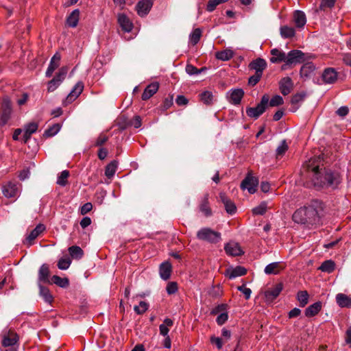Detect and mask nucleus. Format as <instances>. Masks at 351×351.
Masks as SVG:
<instances>
[{
	"mask_svg": "<svg viewBox=\"0 0 351 351\" xmlns=\"http://www.w3.org/2000/svg\"><path fill=\"white\" fill-rule=\"evenodd\" d=\"M311 171L315 186L335 189L341 182V176L337 171L326 168L319 169V166L312 167Z\"/></svg>",
	"mask_w": 351,
	"mask_h": 351,
	"instance_id": "nucleus-1",
	"label": "nucleus"
},
{
	"mask_svg": "<svg viewBox=\"0 0 351 351\" xmlns=\"http://www.w3.org/2000/svg\"><path fill=\"white\" fill-rule=\"evenodd\" d=\"M293 220L298 223L313 225L319 223V216L313 206H304L295 211Z\"/></svg>",
	"mask_w": 351,
	"mask_h": 351,
	"instance_id": "nucleus-2",
	"label": "nucleus"
},
{
	"mask_svg": "<svg viewBox=\"0 0 351 351\" xmlns=\"http://www.w3.org/2000/svg\"><path fill=\"white\" fill-rule=\"evenodd\" d=\"M197 238L210 243H217L221 240V233L210 228H202L197 232Z\"/></svg>",
	"mask_w": 351,
	"mask_h": 351,
	"instance_id": "nucleus-3",
	"label": "nucleus"
},
{
	"mask_svg": "<svg viewBox=\"0 0 351 351\" xmlns=\"http://www.w3.org/2000/svg\"><path fill=\"white\" fill-rule=\"evenodd\" d=\"M269 102V97L263 95L261 102L256 107H248L246 108L247 115L254 119H257L266 110Z\"/></svg>",
	"mask_w": 351,
	"mask_h": 351,
	"instance_id": "nucleus-4",
	"label": "nucleus"
},
{
	"mask_svg": "<svg viewBox=\"0 0 351 351\" xmlns=\"http://www.w3.org/2000/svg\"><path fill=\"white\" fill-rule=\"evenodd\" d=\"M12 112V104L8 97H4L0 110V120L2 125H5L11 117Z\"/></svg>",
	"mask_w": 351,
	"mask_h": 351,
	"instance_id": "nucleus-5",
	"label": "nucleus"
},
{
	"mask_svg": "<svg viewBox=\"0 0 351 351\" xmlns=\"http://www.w3.org/2000/svg\"><path fill=\"white\" fill-rule=\"evenodd\" d=\"M68 69L66 66H62L54 77L48 82L47 90L48 92H53L63 82L67 73Z\"/></svg>",
	"mask_w": 351,
	"mask_h": 351,
	"instance_id": "nucleus-6",
	"label": "nucleus"
},
{
	"mask_svg": "<svg viewBox=\"0 0 351 351\" xmlns=\"http://www.w3.org/2000/svg\"><path fill=\"white\" fill-rule=\"evenodd\" d=\"M285 65L297 64L305 60L304 53L300 50H291L286 54Z\"/></svg>",
	"mask_w": 351,
	"mask_h": 351,
	"instance_id": "nucleus-7",
	"label": "nucleus"
},
{
	"mask_svg": "<svg viewBox=\"0 0 351 351\" xmlns=\"http://www.w3.org/2000/svg\"><path fill=\"white\" fill-rule=\"evenodd\" d=\"M258 184V179L251 174H248L242 181L241 187L243 190L247 189L250 193L253 194L256 191Z\"/></svg>",
	"mask_w": 351,
	"mask_h": 351,
	"instance_id": "nucleus-8",
	"label": "nucleus"
},
{
	"mask_svg": "<svg viewBox=\"0 0 351 351\" xmlns=\"http://www.w3.org/2000/svg\"><path fill=\"white\" fill-rule=\"evenodd\" d=\"M2 192L8 198L15 197L19 193V184L17 182H9L3 186Z\"/></svg>",
	"mask_w": 351,
	"mask_h": 351,
	"instance_id": "nucleus-9",
	"label": "nucleus"
},
{
	"mask_svg": "<svg viewBox=\"0 0 351 351\" xmlns=\"http://www.w3.org/2000/svg\"><path fill=\"white\" fill-rule=\"evenodd\" d=\"M19 341L18 335L13 330H9L4 332L2 335L1 343L4 347L15 345Z\"/></svg>",
	"mask_w": 351,
	"mask_h": 351,
	"instance_id": "nucleus-10",
	"label": "nucleus"
},
{
	"mask_svg": "<svg viewBox=\"0 0 351 351\" xmlns=\"http://www.w3.org/2000/svg\"><path fill=\"white\" fill-rule=\"evenodd\" d=\"M84 90V84L82 82H78L74 87L72 88L71 91L67 95L65 101H64V105H67L71 104L73 101H75L80 95L82 93Z\"/></svg>",
	"mask_w": 351,
	"mask_h": 351,
	"instance_id": "nucleus-11",
	"label": "nucleus"
},
{
	"mask_svg": "<svg viewBox=\"0 0 351 351\" xmlns=\"http://www.w3.org/2000/svg\"><path fill=\"white\" fill-rule=\"evenodd\" d=\"M338 73L334 68H326L324 70L322 79L325 84H331L336 82Z\"/></svg>",
	"mask_w": 351,
	"mask_h": 351,
	"instance_id": "nucleus-12",
	"label": "nucleus"
},
{
	"mask_svg": "<svg viewBox=\"0 0 351 351\" xmlns=\"http://www.w3.org/2000/svg\"><path fill=\"white\" fill-rule=\"evenodd\" d=\"M45 230V226L43 223L38 224L25 238V243L30 246L34 243V241Z\"/></svg>",
	"mask_w": 351,
	"mask_h": 351,
	"instance_id": "nucleus-13",
	"label": "nucleus"
},
{
	"mask_svg": "<svg viewBox=\"0 0 351 351\" xmlns=\"http://www.w3.org/2000/svg\"><path fill=\"white\" fill-rule=\"evenodd\" d=\"M286 265L282 262H274L268 264L264 269V272L267 275H277L285 269Z\"/></svg>",
	"mask_w": 351,
	"mask_h": 351,
	"instance_id": "nucleus-14",
	"label": "nucleus"
},
{
	"mask_svg": "<svg viewBox=\"0 0 351 351\" xmlns=\"http://www.w3.org/2000/svg\"><path fill=\"white\" fill-rule=\"evenodd\" d=\"M293 88V83L291 77H285L279 82V88L283 95H289Z\"/></svg>",
	"mask_w": 351,
	"mask_h": 351,
	"instance_id": "nucleus-15",
	"label": "nucleus"
},
{
	"mask_svg": "<svg viewBox=\"0 0 351 351\" xmlns=\"http://www.w3.org/2000/svg\"><path fill=\"white\" fill-rule=\"evenodd\" d=\"M283 289L282 284L278 283L274 287L265 291V298L267 302L274 301Z\"/></svg>",
	"mask_w": 351,
	"mask_h": 351,
	"instance_id": "nucleus-16",
	"label": "nucleus"
},
{
	"mask_svg": "<svg viewBox=\"0 0 351 351\" xmlns=\"http://www.w3.org/2000/svg\"><path fill=\"white\" fill-rule=\"evenodd\" d=\"M152 5L153 3L152 0H140L136 6L138 14L141 16L147 15L152 7Z\"/></svg>",
	"mask_w": 351,
	"mask_h": 351,
	"instance_id": "nucleus-17",
	"label": "nucleus"
},
{
	"mask_svg": "<svg viewBox=\"0 0 351 351\" xmlns=\"http://www.w3.org/2000/svg\"><path fill=\"white\" fill-rule=\"evenodd\" d=\"M60 60L61 55L58 52L56 53L50 60L45 73L46 77H50L53 75L54 71L60 66Z\"/></svg>",
	"mask_w": 351,
	"mask_h": 351,
	"instance_id": "nucleus-18",
	"label": "nucleus"
},
{
	"mask_svg": "<svg viewBox=\"0 0 351 351\" xmlns=\"http://www.w3.org/2000/svg\"><path fill=\"white\" fill-rule=\"evenodd\" d=\"M224 250L226 254L232 256H240L243 254V252L242 251L239 243L233 241L228 243L225 245Z\"/></svg>",
	"mask_w": 351,
	"mask_h": 351,
	"instance_id": "nucleus-19",
	"label": "nucleus"
},
{
	"mask_svg": "<svg viewBox=\"0 0 351 351\" xmlns=\"http://www.w3.org/2000/svg\"><path fill=\"white\" fill-rule=\"evenodd\" d=\"M49 268L47 264H43L38 270V284L40 282L51 284Z\"/></svg>",
	"mask_w": 351,
	"mask_h": 351,
	"instance_id": "nucleus-20",
	"label": "nucleus"
},
{
	"mask_svg": "<svg viewBox=\"0 0 351 351\" xmlns=\"http://www.w3.org/2000/svg\"><path fill=\"white\" fill-rule=\"evenodd\" d=\"M229 101L234 105H239L244 95V91L241 88L233 89L229 91Z\"/></svg>",
	"mask_w": 351,
	"mask_h": 351,
	"instance_id": "nucleus-21",
	"label": "nucleus"
},
{
	"mask_svg": "<svg viewBox=\"0 0 351 351\" xmlns=\"http://www.w3.org/2000/svg\"><path fill=\"white\" fill-rule=\"evenodd\" d=\"M249 67L250 69L254 70L255 73L263 75V71L267 67V62L263 58H257L252 61L250 64Z\"/></svg>",
	"mask_w": 351,
	"mask_h": 351,
	"instance_id": "nucleus-22",
	"label": "nucleus"
},
{
	"mask_svg": "<svg viewBox=\"0 0 351 351\" xmlns=\"http://www.w3.org/2000/svg\"><path fill=\"white\" fill-rule=\"evenodd\" d=\"M118 23L121 29L125 32H130L133 28V24L124 14H118Z\"/></svg>",
	"mask_w": 351,
	"mask_h": 351,
	"instance_id": "nucleus-23",
	"label": "nucleus"
},
{
	"mask_svg": "<svg viewBox=\"0 0 351 351\" xmlns=\"http://www.w3.org/2000/svg\"><path fill=\"white\" fill-rule=\"evenodd\" d=\"M219 198L224 204L225 209L228 214L232 215L235 213L237 208L234 202H232L224 193H219Z\"/></svg>",
	"mask_w": 351,
	"mask_h": 351,
	"instance_id": "nucleus-24",
	"label": "nucleus"
},
{
	"mask_svg": "<svg viewBox=\"0 0 351 351\" xmlns=\"http://www.w3.org/2000/svg\"><path fill=\"white\" fill-rule=\"evenodd\" d=\"M158 88H159V84L158 82H153V83L149 84L145 88V90L142 94V96H141L142 99L144 101L149 99L155 93H156Z\"/></svg>",
	"mask_w": 351,
	"mask_h": 351,
	"instance_id": "nucleus-25",
	"label": "nucleus"
},
{
	"mask_svg": "<svg viewBox=\"0 0 351 351\" xmlns=\"http://www.w3.org/2000/svg\"><path fill=\"white\" fill-rule=\"evenodd\" d=\"M270 53L271 57L269 60L271 63H285L286 53L284 51L275 48L271 50Z\"/></svg>",
	"mask_w": 351,
	"mask_h": 351,
	"instance_id": "nucleus-26",
	"label": "nucleus"
},
{
	"mask_svg": "<svg viewBox=\"0 0 351 351\" xmlns=\"http://www.w3.org/2000/svg\"><path fill=\"white\" fill-rule=\"evenodd\" d=\"M38 128V125L35 122H31L25 125V132L23 134V139L25 143H27L29 140L31 135L37 131Z\"/></svg>",
	"mask_w": 351,
	"mask_h": 351,
	"instance_id": "nucleus-27",
	"label": "nucleus"
},
{
	"mask_svg": "<svg viewBox=\"0 0 351 351\" xmlns=\"http://www.w3.org/2000/svg\"><path fill=\"white\" fill-rule=\"evenodd\" d=\"M293 20L297 27H303L306 23L305 13L301 10H296L293 13Z\"/></svg>",
	"mask_w": 351,
	"mask_h": 351,
	"instance_id": "nucleus-28",
	"label": "nucleus"
},
{
	"mask_svg": "<svg viewBox=\"0 0 351 351\" xmlns=\"http://www.w3.org/2000/svg\"><path fill=\"white\" fill-rule=\"evenodd\" d=\"M171 265L169 262L166 261L162 263L160 266V276L162 279L168 280L171 274Z\"/></svg>",
	"mask_w": 351,
	"mask_h": 351,
	"instance_id": "nucleus-29",
	"label": "nucleus"
},
{
	"mask_svg": "<svg viewBox=\"0 0 351 351\" xmlns=\"http://www.w3.org/2000/svg\"><path fill=\"white\" fill-rule=\"evenodd\" d=\"M199 210L205 217L212 215V210L209 206L208 194H205L199 204Z\"/></svg>",
	"mask_w": 351,
	"mask_h": 351,
	"instance_id": "nucleus-30",
	"label": "nucleus"
},
{
	"mask_svg": "<svg viewBox=\"0 0 351 351\" xmlns=\"http://www.w3.org/2000/svg\"><path fill=\"white\" fill-rule=\"evenodd\" d=\"M336 302L340 307L351 308V298L343 293L336 295Z\"/></svg>",
	"mask_w": 351,
	"mask_h": 351,
	"instance_id": "nucleus-31",
	"label": "nucleus"
},
{
	"mask_svg": "<svg viewBox=\"0 0 351 351\" xmlns=\"http://www.w3.org/2000/svg\"><path fill=\"white\" fill-rule=\"evenodd\" d=\"M247 270L245 267L241 266H237L232 269H228L226 272V275L230 279H232L239 276L245 275Z\"/></svg>",
	"mask_w": 351,
	"mask_h": 351,
	"instance_id": "nucleus-32",
	"label": "nucleus"
},
{
	"mask_svg": "<svg viewBox=\"0 0 351 351\" xmlns=\"http://www.w3.org/2000/svg\"><path fill=\"white\" fill-rule=\"evenodd\" d=\"M80 19V10L78 9L74 10L68 16L66 23L71 27H75Z\"/></svg>",
	"mask_w": 351,
	"mask_h": 351,
	"instance_id": "nucleus-33",
	"label": "nucleus"
},
{
	"mask_svg": "<svg viewBox=\"0 0 351 351\" xmlns=\"http://www.w3.org/2000/svg\"><path fill=\"white\" fill-rule=\"evenodd\" d=\"M321 308L322 303L320 302H317L306 308L305 315L308 317L315 316L320 311Z\"/></svg>",
	"mask_w": 351,
	"mask_h": 351,
	"instance_id": "nucleus-34",
	"label": "nucleus"
},
{
	"mask_svg": "<svg viewBox=\"0 0 351 351\" xmlns=\"http://www.w3.org/2000/svg\"><path fill=\"white\" fill-rule=\"evenodd\" d=\"M234 51L230 49H226L223 51H217L215 53V58L221 61H228L234 56Z\"/></svg>",
	"mask_w": 351,
	"mask_h": 351,
	"instance_id": "nucleus-35",
	"label": "nucleus"
},
{
	"mask_svg": "<svg viewBox=\"0 0 351 351\" xmlns=\"http://www.w3.org/2000/svg\"><path fill=\"white\" fill-rule=\"evenodd\" d=\"M39 293L43 300L47 303H51L53 301V296L51 294L48 288L43 287L42 285L38 284Z\"/></svg>",
	"mask_w": 351,
	"mask_h": 351,
	"instance_id": "nucleus-36",
	"label": "nucleus"
},
{
	"mask_svg": "<svg viewBox=\"0 0 351 351\" xmlns=\"http://www.w3.org/2000/svg\"><path fill=\"white\" fill-rule=\"evenodd\" d=\"M306 97L305 93H296L292 96L291 103L292 106H293L294 108L292 111H295L298 108V106L300 103L303 101Z\"/></svg>",
	"mask_w": 351,
	"mask_h": 351,
	"instance_id": "nucleus-37",
	"label": "nucleus"
},
{
	"mask_svg": "<svg viewBox=\"0 0 351 351\" xmlns=\"http://www.w3.org/2000/svg\"><path fill=\"white\" fill-rule=\"evenodd\" d=\"M335 263L332 260H327L324 261L319 267V269L323 272L331 273L335 270Z\"/></svg>",
	"mask_w": 351,
	"mask_h": 351,
	"instance_id": "nucleus-38",
	"label": "nucleus"
},
{
	"mask_svg": "<svg viewBox=\"0 0 351 351\" xmlns=\"http://www.w3.org/2000/svg\"><path fill=\"white\" fill-rule=\"evenodd\" d=\"M55 284L61 288H66L69 285V280L67 278H61L58 276H53L51 278V284Z\"/></svg>",
	"mask_w": 351,
	"mask_h": 351,
	"instance_id": "nucleus-39",
	"label": "nucleus"
},
{
	"mask_svg": "<svg viewBox=\"0 0 351 351\" xmlns=\"http://www.w3.org/2000/svg\"><path fill=\"white\" fill-rule=\"evenodd\" d=\"M280 35L284 38H291L295 36V31L293 27L284 25L280 29Z\"/></svg>",
	"mask_w": 351,
	"mask_h": 351,
	"instance_id": "nucleus-40",
	"label": "nucleus"
},
{
	"mask_svg": "<svg viewBox=\"0 0 351 351\" xmlns=\"http://www.w3.org/2000/svg\"><path fill=\"white\" fill-rule=\"evenodd\" d=\"M117 165L118 162L117 160H112L106 167L105 175L106 177L110 178L115 174Z\"/></svg>",
	"mask_w": 351,
	"mask_h": 351,
	"instance_id": "nucleus-41",
	"label": "nucleus"
},
{
	"mask_svg": "<svg viewBox=\"0 0 351 351\" xmlns=\"http://www.w3.org/2000/svg\"><path fill=\"white\" fill-rule=\"evenodd\" d=\"M309 295L306 291H300L297 293V300L302 307L305 306L308 302Z\"/></svg>",
	"mask_w": 351,
	"mask_h": 351,
	"instance_id": "nucleus-42",
	"label": "nucleus"
},
{
	"mask_svg": "<svg viewBox=\"0 0 351 351\" xmlns=\"http://www.w3.org/2000/svg\"><path fill=\"white\" fill-rule=\"evenodd\" d=\"M60 124L55 123L45 131L43 136L47 138L53 136L60 131Z\"/></svg>",
	"mask_w": 351,
	"mask_h": 351,
	"instance_id": "nucleus-43",
	"label": "nucleus"
},
{
	"mask_svg": "<svg viewBox=\"0 0 351 351\" xmlns=\"http://www.w3.org/2000/svg\"><path fill=\"white\" fill-rule=\"evenodd\" d=\"M336 2V0H322L319 7L314 11L315 14H317L319 11L324 10L326 8H332Z\"/></svg>",
	"mask_w": 351,
	"mask_h": 351,
	"instance_id": "nucleus-44",
	"label": "nucleus"
},
{
	"mask_svg": "<svg viewBox=\"0 0 351 351\" xmlns=\"http://www.w3.org/2000/svg\"><path fill=\"white\" fill-rule=\"evenodd\" d=\"M69 252L72 258L75 259H80L84 253L81 247L76 245H73L69 248Z\"/></svg>",
	"mask_w": 351,
	"mask_h": 351,
	"instance_id": "nucleus-45",
	"label": "nucleus"
},
{
	"mask_svg": "<svg viewBox=\"0 0 351 351\" xmlns=\"http://www.w3.org/2000/svg\"><path fill=\"white\" fill-rule=\"evenodd\" d=\"M315 69V66L312 63H306L304 64L300 69V75L304 77H308Z\"/></svg>",
	"mask_w": 351,
	"mask_h": 351,
	"instance_id": "nucleus-46",
	"label": "nucleus"
},
{
	"mask_svg": "<svg viewBox=\"0 0 351 351\" xmlns=\"http://www.w3.org/2000/svg\"><path fill=\"white\" fill-rule=\"evenodd\" d=\"M69 176V171L67 170L62 171L58 176L56 183L61 186H64L67 184V179Z\"/></svg>",
	"mask_w": 351,
	"mask_h": 351,
	"instance_id": "nucleus-47",
	"label": "nucleus"
},
{
	"mask_svg": "<svg viewBox=\"0 0 351 351\" xmlns=\"http://www.w3.org/2000/svg\"><path fill=\"white\" fill-rule=\"evenodd\" d=\"M202 36V32L199 29H195L189 36L190 43L193 45H195L200 40Z\"/></svg>",
	"mask_w": 351,
	"mask_h": 351,
	"instance_id": "nucleus-48",
	"label": "nucleus"
},
{
	"mask_svg": "<svg viewBox=\"0 0 351 351\" xmlns=\"http://www.w3.org/2000/svg\"><path fill=\"white\" fill-rule=\"evenodd\" d=\"M200 99L204 104L210 105L213 103V95L212 92L206 90L200 94Z\"/></svg>",
	"mask_w": 351,
	"mask_h": 351,
	"instance_id": "nucleus-49",
	"label": "nucleus"
},
{
	"mask_svg": "<svg viewBox=\"0 0 351 351\" xmlns=\"http://www.w3.org/2000/svg\"><path fill=\"white\" fill-rule=\"evenodd\" d=\"M186 72L190 75H198L202 73L204 71L206 70V67H202L201 69H197L192 64H187L185 68Z\"/></svg>",
	"mask_w": 351,
	"mask_h": 351,
	"instance_id": "nucleus-50",
	"label": "nucleus"
},
{
	"mask_svg": "<svg viewBox=\"0 0 351 351\" xmlns=\"http://www.w3.org/2000/svg\"><path fill=\"white\" fill-rule=\"evenodd\" d=\"M228 0H210L208 2L207 6H206V10L208 12H213L215 10V9L217 8V5H219L221 3L227 2Z\"/></svg>",
	"mask_w": 351,
	"mask_h": 351,
	"instance_id": "nucleus-51",
	"label": "nucleus"
},
{
	"mask_svg": "<svg viewBox=\"0 0 351 351\" xmlns=\"http://www.w3.org/2000/svg\"><path fill=\"white\" fill-rule=\"evenodd\" d=\"M71 260L69 258H61L58 263V267L61 270L67 269L71 265Z\"/></svg>",
	"mask_w": 351,
	"mask_h": 351,
	"instance_id": "nucleus-52",
	"label": "nucleus"
},
{
	"mask_svg": "<svg viewBox=\"0 0 351 351\" xmlns=\"http://www.w3.org/2000/svg\"><path fill=\"white\" fill-rule=\"evenodd\" d=\"M148 307L149 305L146 302L141 301L138 306L134 307V311L138 315H142L148 309Z\"/></svg>",
	"mask_w": 351,
	"mask_h": 351,
	"instance_id": "nucleus-53",
	"label": "nucleus"
},
{
	"mask_svg": "<svg viewBox=\"0 0 351 351\" xmlns=\"http://www.w3.org/2000/svg\"><path fill=\"white\" fill-rule=\"evenodd\" d=\"M267 203L265 202H261L258 206L254 207L252 209V213L254 215H263L267 210Z\"/></svg>",
	"mask_w": 351,
	"mask_h": 351,
	"instance_id": "nucleus-54",
	"label": "nucleus"
},
{
	"mask_svg": "<svg viewBox=\"0 0 351 351\" xmlns=\"http://www.w3.org/2000/svg\"><path fill=\"white\" fill-rule=\"evenodd\" d=\"M288 149V145L285 140L281 141L280 144L276 149V156H282Z\"/></svg>",
	"mask_w": 351,
	"mask_h": 351,
	"instance_id": "nucleus-55",
	"label": "nucleus"
},
{
	"mask_svg": "<svg viewBox=\"0 0 351 351\" xmlns=\"http://www.w3.org/2000/svg\"><path fill=\"white\" fill-rule=\"evenodd\" d=\"M166 291L169 295L174 294L178 291V284L176 282H170L167 284Z\"/></svg>",
	"mask_w": 351,
	"mask_h": 351,
	"instance_id": "nucleus-56",
	"label": "nucleus"
},
{
	"mask_svg": "<svg viewBox=\"0 0 351 351\" xmlns=\"http://www.w3.org/2000/svg\"><path fill=\"white\" fill-rule=\"evenodd\" d=\"M283 104V99L280 95L274 96L269 101V106L274 107L278 106Z\"/></svg>",
	"mask_w": 351,
	"mask_h": 351,
	"instance_id": "nucleus-57",
	"label": "nucleus"
},
{
	"mask_svg": "<svg viewBox=\"0 0 351 351\" xmlns=\"http://www.w3.org/2000/svg\"><path fill=\"white\" fill-rule=\"evenodd\" d=\"M263 75L255 73L248 80V84L251 86H255L261 80Z\"/></svg>",
	"mask_w": 351,
	"mask_h": 351,
	"instance_id": "nucleus-58",
	"label": "nucleus"
},
{
	"mask_svg": "<svg viewBox=\"0 0 351 351\" xmlns=\"http://www.w3.org/2000/svg\"><path fill=\"white\" fill-rule=\"evenodd\" d=\"M108 140V137L106 135L101 134L96 139L93 146L99 147L104 145Z\"/></svg>",
	"mask_w": 351,
	"mask_h": 351,
	"instance_id": "nucleus-59",
	"label": "nucleus"
},
{
	"mask_svg": "<svg viewBox=\"0 0 351 351\" xmlns=\"http://www.w3.org/2000/svg\"><path fill=\"white\" fill-rule=\"evenodd\" d=\"M237 289L243 293L246 300L250 299L252 293V291L250 288H247L245 285H243L239 286Z\"/></svg>",
	"mask_w": 351,
	"mask_h": 351,
	"instance_id": "nucleus-60",
	"label": "nucleus"
},
{
	"mask_svg": "<svg viewBox=\"0 0 351 351\" xmlns=\"http://www.w3.org/2000/svg\"><path fill=\"white\" fill-rule=\"evenodd\" d=\"M228 318L227 313H221L217 316L216 322L219 325L221 326L228 320Z\"/></svg>",
	"mask_w": 351,
	"mask_h": 351,
	"instance_id": "nucleus-61",
	"label": "nucleus"
},
{
	"mask_svg": "<svg viewBox=\"0 0 351 351\" xmlns=\"http://www.w3.org/2000/svg\"><path fill=\"white\" fill-rule=\"evenodd\" d=\"M210 342L212 343V344L215 345L216 348L218 350H219L222 348V344H223L222 340L219 337H212L210 338Z\"/></svg>",
	"mask_w": 351,
	"mask_h": 351,
	"instance_id": "nucleus-62",
	"label": "nucleus"
},
{
	"mask_svg": "<svg viewBox=\"0 0 351 351\" xmlns=\"http://www.w3.org/2000/svg\"><path fill=\"white\" fill-rule=\"evenodd\" d=\"M188 102V99L184 95H178L176 99V103L178 106H185Z\"/></svg>",
	"mask_w": 351,
	"mask_h": 351,
	"instance_id": "nucleus-63",
	"label": "nucleus"
},
{
	"mask_svg": "<svg viewBox=\"0 0 351 351\" xmlns=\"http://www.w3.org/2000/svg\"><path fill=\"white\" fill-rule=\"evenodd\" d=\"M92 208H93V205L91 203H90V202L86 203L81 207V210H80L81 214L85 215V214L88 213L89 211H90Z\"/></svg>",
	"mask_w": 351,
	"mask_h": 351,
	"instance_id": "nucleus-64",
	"label": "nucleus"
}]
</instances>
